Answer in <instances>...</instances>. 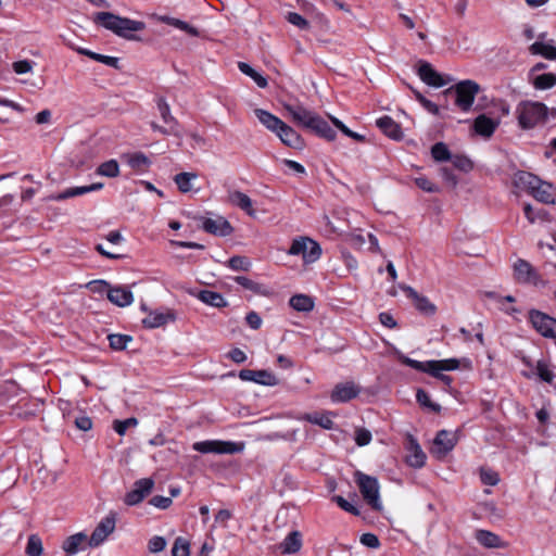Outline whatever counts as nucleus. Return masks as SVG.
Returning <instances> with one entry per match:
<instances>
[{"mask_svg": "<svg viewBox=\"0 0 556 556\" xmlns=\"http://www.w3.org/2000/svg\"><path fill=\"white\" fill-rule=\"evenodd\" d=\"M397 358L401 363L422 372H427L434 378L442 381L444 384L450 386L452 383V377L443 374V371H451L458 369L462 364L464 367H469L470 362L464 359L463 362L457 358H446L440 361H428V362H419L412 359L404 354L396 352Z\"/></svg>", "mask_w": 556, "mask_h": 556, "instance_id": "obj_1", "label": "nucleus"}, {"mask_svg": "<svg viewBox=\"0 0 556 556\" xmlns=\"http://www.w3.org/2000/svg\"><path fill=\"white\" fill-rule=\"evenodd\" d=\"M93 22L127 40H140L135 33L146 29L143 22L115 15L111 12H98L93 16Z\"/></svg>", "mask_w": 556, "mask_h": 556, "instance_id": "obj_2", "label": "nucleus"}, {"mask_svg": "<svg viewBox=\"0 0 556 556\" xmlns=\"http://www.w3.org/2000/svg\"><path fill=\"white\" fill-rule=\"evenodd\" d=\"M254 114L258 122L269 131L276 134L283 144L295 149L302 147L301 136L279 117L263 109H255Z\"/></svg>", "mask_w": 556, "mask_h": 556, "instance_id": "obj_3", "label": "nucleus"}, {"mask_svg": "<svg viewBox=\"0 0 556 556\" xmlns=\"http://www.w3.org/2000/svg\"><path fill=\"white\" fill-rule=\"evenodd\" d=\"M518 184L525 187L538 201L545 204L556 202V187L538 178L530 173H520L517 176Z\"/></svg>", "mask_w": 556, "mask_h": 556, "instance_id": "obj_4", "label": "nucleus"}, {"mask_svg": "<svg viewBox=\"0 0 556 556\" xmlns=\"http://www.w3.org/2000/svg\"><path fill=\"white\" fill-rule=\"evenodd\" d=\"M547 108L541 102L523 101L516 108V117L522 129H531L545 122Z\"/></svg>", "mask_w": 556, "mask_h": 556, "instance_id": "obj_5", "label": "nucleus"}, {"mask_svg": "<svg viewBox=\"0 0 556 556\" xmlns=\"http://www.w3.org/2000/svg\"><path fill=\"white\" fill-rule=\"evenodd\" d=\"M288 254L301 256L304 265H311L320 258L321 247L314 239L300 236L292 240Z\"/></svg>", "mask_w": 556, "mask_h": 556, "instance_id": "obj_6", "label": "nucleus"}, {"mask_svg": "<svg viewBox=\"0 0 556 556\" xmlns=\"http://www.w3.org/2000/svg\"><path fill=\"white\" fill-rule=\"evenodd\" d=\"M355 482L359 489V492L364 501L375 510L382 509V503L380 501V485L375 477L356 471L354 473Z\"/></svg>", "mask_w": 556, "mask_h": 556, "instance_id": "obj_7", "label": "nucleus"}, {"mask_svg": "<svg viewBox=\"0 0 556 556\" xmlns=\"http://www.w3.org/2000/svg\"><path fill=\"white\" fill-rule=\"evenodd\" d=\"M245 444L243 442H231L222 440H207L195 442L192 448L197 452L207 454H237L243 452Z\"/></svg>", "mask_w": 556, "mask_h": 556, "instance_id": "obj_8", "label": "nucleus"}, {"mask_svg": "<svg viewBox=\"0 0 556 556\" xmlns=\"http://www.w3.org/2000/svg\"><path fill=\"white\" fill-rule=\"evenodd\" d=\"M514 278L522 285L544 287L546 282L541 278L535 268L527 261L519 258L514 263Z\"/></svg>", "mask_w": 556, "mask_h": 556, "instance_id": "obj_9", "label": "nucleus"}, {"mask_svg": "<svg viewBox=\"0 0 556 556\" xmlns=\"http://www.w3.org/2000/svg\"><path fill=\"white\" fill-rule=\"evenodd\" d=\"M454 89L456 92V104L463 111H468L480 91V86L476 81L467 79L456 84Z\"/></svg>", "mask_w": 556, "mask_h": 556, "instance_id": "obj_10", "label": "nucleus"}, {"mask_svg": "<svg viewBox=\"0 0 556 556\" xmlns=\"http://www.w3.org/2000/svg\"><path fill=\"white\" fill-rule=\"evenodd\" d=\"M456 443V432L441 430L433 440L430 454L437 459H443L454 448Z\"/></svg>", "mask_w": 556, "mask_h": 556, "instance_id": "obj_11", "label": "nucleus"}, {"mask_svg": "<svg viewBox=\"0 0 556 556\" xmlns=\"http://www.w3.org/2000/svg\"><path fill=\"white\" fill-rule=\"evenodd\" d=\"M141 311L147 314L142 318V325L148 329L162 327L176 320V313L173 309H149L146 304L141 305Z\"/></svg>", "mask_w": 556, "mask_h": 556, "instance_id": "obj_12", "label": "nucleus"}, {"mask_svg": "<svg viewBox=\"0 0 556 556\" xmlns=\"http://www.w3.org/2000/svg\"><path fill=\"white\" fill-rule=\"evenodd\" d=\"M529 319L540 334L556 339V319L535 309L530 311Z\"/></svg>", "mask_w": 556, "mask_h": 556, "instance_id": "obj_13", "label": "nucleus"}, {"mask_svg": "<svg viewBox=\"0 0 556 556\" xmlns=\"http://www.w3.org/2000/svg\"><path fill=\"white\" fill-rule=\"evenodd\" d=\"M116 517L115 514H110L104 517L94 528L88 541V546L98 547L101 545L115 530Z\"/></svg>", "mask_w": 556, "mask_h": 556, "instance_id": "obj_14", "label": "nucleus"}, {"mask_svg": "<svg viewBox=\"0 0 556 556\" xmlns=\"http://www.w3.org/2000/svg\"><path fill=\"white\" fill-rule=\"evenodd\" d=\"M154 480L152 478H142L134 483L132 489L126 493L124 502L128 506H135L141 503L153 490Z\"/></svg>", "mask_w": 556, "mask_h": 556, "instance_id": "obj_15", "label": "nucleus"}, {"mask_svg": "<svg viewBox=\"0 0 556 556\" xmlns=\"http://www.w3.org/2000/svg\"><path fill=\"white\" fill-rule=\"evenodd\" d=\"M201 220L202 229L214 236L227 237L233 231L230 223L223 216L217 215L214 217H202Z\"/></svg>", "mask_w": 556, "mask_h": 556, "instance_id": "obj_16", "label": "nucleus"}, {"mask_svg": "<svg viewBox=\"0 0 556 556\" xmlns=\"http://www.w3.org/2000/svg\"><path fill=\"white\" fill-rule=\"evenodd\" d=\"M361 387L354 381H344L334 386L330 393L332 403H345L358 396Z\"/></svg>", "mask_w": 556, "mask_h": 556, "instance_id": "obj_17", "label": "nucleus"}, {"mask_svg": "<svg viewBox=\"0 0 556 556\" xmlns=\"http://www.w3.org/2000/svg\"><path fill=\"white\" fill-rule=\"evenodd\" d=\"M239 378L243 381H252L266 387H275L279 383L278 377L269 370L242 369Z\"/></svg>", "mask_w": 556, "mask_h": 556, "instance_id": "obj_18", "label": "nucleus"}, {"mask_svg": "<svg viewBox=\"0 0 556 556\" xmlns=\"http://www.w3.org/2000/svg\"><path fill=\"white\" fill-rule=\"evenodd\" d=\"M283 109L287 112L288 116L291 117V119L305 128H308L314 116L316 115L315 112H312L304 108L303 105H292L289 103L283 104Z\"/></svg>", "mask_w": 556, "mask_h": 556, "instance_id": "obj_19", "label": "nucleus"}, {"mask_svg": "<svg viewBox=\"0 0 556 556\" xmlns=\"http://www.w3.org/2000/svg\"><path fill=\"white\" fill-rule=\"evenodd\" d=\"M103 188V184L102 182H96V184H92V185H89V186H83V187H71V188H67L61 192H58V193H54V194H51L49 197L46 198L47 201H65L67 199H71V198H75V197H78V195H83V194H86L88 192H92V191H97V190H100Z\"/></svg>", "mask_w": 556, "mask_h": 556, "instance_id": "obj_20", "label": "nucleus"}, {"mask_svg": "<svg viewBox=\"0 0 556 556\" xmlns=\"http://www.w3.org/2000/svg\"><path fill=\"white\" fill-rule=\"evenodd\" d=\"M402 290L406 293V295L413 300L416 309L427 316H432L437 312L435 305L430 302V300L424 295H420L416 290H414L409 286H403Z\"/></svg>", "mask_w": 556, "mask_h": 556, "instance_id": "obj_21", "label": "nucleus"}, {"mask_svg": "<svg viewBox=\"0 0 556 556\" xmlns=\"http://www.w3.org/2000/svg\"><path fill=\"white\" fill-rule=\"evenodd\" d=\"M406 463L414 468H421L426 464V454L421 450L416 439L412 435L407 438Z\"/></svg>", "mask_w": 556, "mask_h": 556, "instance_id": "obj_22", "label": "nucleus"}, {"mask_svg": "<svg viewBox=\"0 0 556 556\" xmlns=\"http://www.w3.org/2000/svg\"><path fill=\"white\" fill-rule=\"evenodd\" d=\"M108 299L118 307H126L134 302V293L128 287L116 286L108 289Z\"/></svg>", "mask_w": 556, "mask_h": 556, "instance_id": "obj_23", "label": "nucleus"}, {"mask_svg": "<svg viewBox=\"0 0 556 556\" xmlns=\"http://www.w3.org/2000/svg\"><path fill=\"white\" fill-rule=\"evenodd\" d=\"M332 415L333 414L331 412H313L301 414L296 418L298 420H304L313 425H317L325 430H331L334 425L332 421Z\"/></svg>", "mask_w": 556, "mask_h": 556, "instance_id": "obj_24", "label": "nucleus"}, {"mask_svg": "<svg viewBox=\"0 0 556 556\" xmlns=\"http://www.w3.org/2000/svg\"><path fill=\"white\" fill-rule=\"evenodd\" d=\"M418 75L425 84L431 87L440 88L445 85L442 76L428 62H420Z\"/></svg>", "mask_w": 556, "mask_h": 556, "instance_id": "obj_25", "label": "nucleus"}, {"mask_svg": "<svg viewBox=\"0 0 556 556\" xmlns=\"http://www.w3.org/2000/svg\"><path fill=\"white\" fill-rule=\"evenodd\" d=\"M477 542L485 548H506L508 543L497 534L488 530H477L475 533Z\"/></svg>", "mask_w": 556, "mask_h": 556, "instance_id": "obj_26", "label": "nucleus"}, {"mask_svg": "<svg viewBox=\"0 0 556 556\" xmlns=\"http://www.w3.org/2000/svg\"><path fill=\"white\" fill-rule=\"evenodd\" d=\"M88 541L85 533L78 532L66 538L62 543V548L68 556H72L88 545Z\"/></svg>", "mask_w": 556, "mask_h": 556, "instance_id": "obj_27", "label": "nucleus"}, {"mask_svg": "<svg viewBox=\"0 0 556 556\" xmlns=\"http://www.w3.org/2000/svg\"><path fill=\"white\" fill-rule=\"evenodd\" d=\"M229 202L232 205L244 211L249 216H251V217L256 216V212L253 208V202L248 194H245L241 191L235 190L229 193Z\"/></svg>", "mask_w": 556, "mask_h": 556, "instance_id": "obj_28", "label": "nucleus"}, {"mask_svg": "<svg viewBox=\"0 0 556 556\" xmlns=\"http://www.w3.org/2000/svg\"><path fill=\"white\" fill-rule=\"evenodd\" d=\"M151 17L153 20H155L156 22L165 23V24L174 26L180 30H184L187 34H189L190 36L197 37L199 35V30L195 27L191 26L190 24H188L179 18H175V17L167 16V15H159V14H152Z\"/></svg>", "mask_w": 556, "mask_h": 556, "instance_id": "obj_29", "label": "nucleus"}, {"mask_svg": "<svg viewBox=\"0 0 556 556\" xmlns=\"http://www.w3.org/2000/svg\"><path fill=\"white\" fill-rule=\"evenodd\" d=\"M308 129H312L320 137L327 139V140H330V141L334 140V138H336V131L318 114H316L314 116Z\"/></svg>", "mask_w": 556, "mask_h": 556, "instance_id": "obj_30", "label": "nucleus"}, {"mask_svg": "<svg viewBox=\"0 0 556 556\" xmlns=\"http://www.w3.org/2000/svg\"><path fill=\"white\" fill-rule=\"evenodd\" d=\"M377 126L390 138L394 140H399L402 138L403 134L401 127L397 123H395L391 117L383 116L377 119Z\"/></svg>", "mask_w": 556, "mask_h": 556, "instance_id": "obj_31", "label": "nucleus"}, {"mask_svg": "<svg viewBox=\"0 0 556 556\" xmlns=\"http://www.w3.org/2000/svg\"><path fill=\"white\" fill-rule=\"evenodd\" d=\"M71 48L73 50H75L76 52H78L79 54L86 55V56H88V58H90V59H92V60H94L97 62L103 63V64H105L108 66H111L113 68H119V60H118V58L96 53V52L90 51L88 49L76 48L74 46H71Z\"/></svg>", "mask_w": 556, "mask_h": 556, "instance_id": "obj_32", "label": "nucleus"}, {"mask_svg": "<svg viewBox=\"0 0 556 556\" xmlns=\"http://www.w3.org/2000/svg\"><path fill=\"white\" fill-rule=\"evenodd\" d=\"M497 124L498 123L494 119L482 114L475 119L473 128L477 134L484 137H490L496 129Z\"/></svg>", "mask_w": 556, "mask_h": 556, "instance_id": "obj_33", "label": "nucleus"}, {"mask_svg": "<svg viewBox=\"0 0 556 556\" xmlns=\"http://www.w3.org/2000/svg\"><path fill=\"white\" fill-rule=\"evenodd\" d=\"M302 547V538L299 531L289 533L280 544V549L283 554H295Z\"/></svg>", "mask_w": 556, "mask_h": 556, "instance_id": "obj_34", "label": "nucleus"}, {"mask_svg": "<svg viewBox=\"0 0 556 556\" xmlns=\"http://www.w3.org/2000/svg\"><path fill=\"white\" fill-rule=\"evenodd\" d=\"M529 50L532 54L542 55L547 60H556V47L551 42L535 41Z\"/></svg>", "mask_w": 556, "mask_h": 556, "instance_id": "obj_35", "label": "nucleus"}, {"mask_svg": "<svg viewBox=\"0 0 556 556\" xmlns=\"http://www.w3.org/2000/svg\"><path fill=\"white\" fill-rule=\"evenodd\" d=\"M198 299L213 307L220 308L227 306V301L225 300V298L220 293L215 291L203 290L198 294Z\"/></svg>", "mask_w": 556, "mask_h": 556, "instance_id": "obj_36", "label": "nucleus"}, {"mask_svg": "<svg viewBox=\"0 0 556 556\" xmlns=\"http://www.w3.org/2000/svg\"><path fill=\"white\" fill-rule=\"evenodd\" d=\"M156 106L164 124L168 125L172 129H175L178 125L177 119L173 116L170 106L165 98H159L156 100Z\"/></svg>", "mask_w": 556, "mask_h": 556, "instance_id": "obj_37", "label": "nucleus"}, {"mask_svg": "<svg viewBox=\"0 0 556 556\" xmlns=\"http://www.w3.org/2000/svg\"><path fill=\"white\" fill-rule=\"evenodd\" d=\"M290 306L298 312H311L314 308V300L306 294L293 295L289 301Z\"/></svg>", "mask_w": 556, "mask_h": 556, "instance_id": "obj_38", "label": "nucleus"}, {"mask_svg": "<svg viewBox=\"0 0 556 556\" xmlns=\"http://www.w3.org/2000/svg\"><path fill=\"white\" fill-rule=\"evenodd\" d=\"M198 175L195 173L185 172L177 174L174 177V181L178 189L182 193H187L192 190V182L197 180Z\"/></svg>", "mask_w": 556, "mask_h": 556, "instance_id": "obj_39", "label": "nucleus"}, {"mask_svg": "<svg viewBox=\"0 0 556 556\" xmlns=\"http://www.w3.org/2000/svg\"><path fill=\"white\" fill-rule=\"evenodd\" d=\"M96 173L99 176L115 178L119 175V165L116 160H109L100 164Z\"/></svg>", "mask_w": 556, "mask_h": 556, "instance_id": "obj_40", "label": "nucleus"}, {"mask_svg": "<svg viewBox=\"0 0 556 556\" xmlns=\"http://www.w3.org/2000/svg\"><path fill=\"white\" fill-rule=\"evenodd\" d=\"M110 346L116 351H123L127 348L128 343L132 341V338L127 334L114 333L108 337Z\"/></svg>", "mask_w": 556, "mask_h": 556, "instance_id": "obj_41", "label": "nucleus"}, {"mask_svg": "<svg viewBox=\"0 0 556 556\" xmlns=\"http://www.w3.org/2000/svg\"><path fill=\"white\" fill-rule=\"evenodd\" d=\"M533 84L536 89H549L556 85V74L546 73L539 75Z\"/></svg>", "mask_w": 556, "mask_h": 556, "instance_id": "obj_42", "label": "nucleus"}, {"mask_svg": "<svg viewBox=\"0 0 556 556\" xmlns=\"http://www.w3.org/2000/svg\"><path fill=\"white\" fill-rule=\"evenodd\" d=\"M43 552L42 542L41 539L33 534L28 538L27 546H26V554L28 556H41Z\"/></svg>", "mask_w": 556, "mask_h": 556, "instance_id": "obj_43", "label": "nucleus"}, {"mask_svg": "<svg viewBox=\"0 0 556 556\" xmlns=\"http://www.w3.org/2000/svg\"><path fill=\"white\" fill-rule=\"evenodd\" d=\"M228 266L233 270L248 271L252 267V262L245 256L237 255L228 261Z\"/></svg>", "mask_w": 556, "mask_h": 556, "instance_id": "obj_44", "label": "nucleus"}, {"mask_svg": "<svg viewBox=\"0 0 556 556\" xmlns=\"http://www.w3.org/2000/svg\"><path fill=\"white\" fill-rule=\"evenodd\" d=\"M190 554V545L187 540L184 538H177L174 542V546L172 549L173 556H189Z\"/></svg>", "mask_w": 556, "mask_h": 556, "instance_id": "obj_45", "label": "nucleus"}, {"mask_svg": "<svg viewBox=\"0 0 556 556\" xmlns=\"http://www.w3.org/2000/svg\"><path fill=\"white\" fill-rule=\"evenodd\" d=\"M431 154L435 161L442 162L451 159L450 151L445 143L438 142L431 149Z\"/></svg>", "mask_w": 556, "mask_h": 556, "instance_id": "obj_46", "label": "nucleus"}, {"mask_svg": "<svg viewBox=\"0 0 556 556\" xmlns=\"http://www.w3.org/2000/svg\"><path fill=\"white\" fill-rule=\"evenodd\" d=\"M416 399H417V402L421 406L428 407L429 409H431L433 412H440V409H441L440 405L433 403L430 400V396L428 395V393L426 391H424L422 389L417 390Z\"/></svg>", "mask_w": 556, "mask_h": 556, "instance_id": "obj_47", "label": "nucleus"}, {"mask_svg": "<svg viewBox=\"0 0 556 556\" xmlns=\"http://www.w3.org/2000/svg\"><path fill=\"white\" fill-rule=\"evenodd\" d=\"M287 21L296 26L298 28L302 29V30H307L309 29V23L307 20H305L302 15H300L299 13L296 12H289L286 16Z\"/></svg>", "mask_w": 556, "mask_h": 556, "instance_id": "obj_48", "label": "nucleus"}, {"mask_svg": "<svg viewBox=\"0 0 556 556\" xmlns=\"http://www.w3.org/2000/svg\"><path fill=\"white\" fill-rule=\"evenodd\" d=\"M330 119L331 122L333 123V125L340 129L344 135H346L348 137L350 138H353L357 141H364L365 140V137L363 135H359L355 131H352L351 129H349L340 119H338L337 117L334 116H330Z\"/></svg>", "mask_w": 556, "mask_h": 556, "instance_id": "obj_49", "label": "nucleus"}, {"mask_svg": "<svg viewBox=\"0 0 556 556\" xmlns=\"http://www.w3.org/2000/svg\"><path fill=\"white\" fill-rule=\"evenodd\" d=\"M235 281L237 283H239L240 286H242L244 289L251 290L255 293H260L262 291L261 285H258L257 282L251 280L250 278H248L245 276H237L235 278Z\"/></svg>", "mask_w": 556, "mask_h": 556, "instance_id": "obj_50", "label": "nucleus"}, {"mask_svg": "<svg viewBox=\"0 0 556 556\" xmlns=\"http://www.w3.org/2000/svg\"><path fill=\"white\" fill-rule=\"evenodd\" d=\"M138 425V420L136 418H128L125 420H115L114 421V430L119 434L124 435L126 430L129 427H135Z\"/></svg>", "mask_w": 556, "mask_h": 556, "instance_id": "obj_51", "label": "nucleus"}, {"mask_svg": "<svg viewBox=\"0 0 556 556\" xmlns=\"http://www.w3.org/2000/svg\"><path fill=\"white\" fill-rule=\"evenodd\" d=\"M536 374L538 376L545 382H552L553 380V372L549 370L546 363L539 361L536 363Z\"/></svg>", "mask_w": 556, "mask_h": 556, "instance_id": "obj_52", "label": "nucleus"}, {"mask_svg": "<svg viewBox=\"0 0 556 556\" xmlns=\"http://www.w3.org/2000/svg\"><path fill=\"white\" fill-rule=\"evenodd\" d=\"M128 164L132 168H141V167L148 166L150 164V162H149V159L144 154L135 153L129 157Z\"/></svg>", "mask_w": 556, "mask_h": 556, "instance_id": "obj_53", "label": "nucleus"}, {"mask_svg": "<svg viewBox=\"0 0 556 556\" xmlns=\"http://www.w3.org/2000/svg\"><path fill=\"white\" fill-rule=\"evenodd\" d=\"M481 480L484 484L496 485L500 481L497 472L489 469H482L480 472Z\"/></svg>", "mask_w": 556, "mask_h": 556, "instance_id": "obj_54", "label": "nucleus"}, {"mask_svg": "<svg viewBox=\"0 0 556 556\" xmlns=\"http://www.w3.org/2000/svg\"><path fill=\"white\" fill-rule=\"evenodd\" d=\"M415 184L418 188H420L421 190L426 191V192H430V193H433V192H438L439 191V188L438 186H435L433 182H431L428 178L426 177H417L415 179Z\"/></svg>", "mask_w": 556, "mask_h": 556, "instance_id": "obj_55", "label": "nucleus"}, {"mask_svg": "<svg viewBox=\"0 0 556 556\" xmlns=\"http://www.w3.org/2000/svg\"><path fill=\"white\" fill-rule=\"evenodd\" d=\"M149 503L159 509H167L172 505L173 500L172 497L155 495Z\"/></svg>", "mask_w": 556, "mask_h": 556, "instance_id": "obj_56", "label": "nucleus"}, {"mask_svg": "<svg viewBox=\"0 0 556 556\" xmlns=\"http://www.w3.org/2000/svg\"><path fill=\"white\" fill-rule=\"evenodd\" d=\"M454 166L463 172H469L472 169V162L466 156H455L452 160Z\"/></svg>", "mask_w": 556, "mask_h": 556, "instance_id": "obj_57", "label": "nucleus"}, {"mask_svg": "<svg viewBox=\"0 0 556 556\" xmlns=\"http://www.w3.org/2000/svg\"><path fill=\"white\" fill-rule=\"evenodd\" d=\"M166 547V540L163 536H153L149 541V551L151 553L162 552Z\"/></svg>", "mask_w": 556, "mask_h": 556, "instance_id": "obj_58", "label": "nucleus"}, {"mask_svg": "<svg viewBox=\"0 0 556 556\" xmlns=\"http://www.w3.org/2000/svg\"><path fill=\"white\" fill-rule=\"evenodd\" d=\"M245 321L250 328L257 330L261 328L263 320L256 312H250L245 316Z\"/></svg>", "mask_w": 556, "mask_h": 556, "instance_id": "obj_59", "label": "nucleus"}, {"mask_svg": "<svg viewBox=\"0 0 556 556\" xmlns=\"http://www.w3.org/2000/svg\"><path fill=\"white\" fill-rule=\"evenodd\" d=\"M355 441L357 445L365 446L371 441V433L366 429H358L356 431Z\"/></svg>", "mask_w": 556, "mask_h": 556, "instance_id": "obj_60", "label": "nucleus"}, {"mask_svg": "<svg viewBox=\"0 0 556 556\" xmlns=\"http://www.w3.org/2000/svg\"><path fill=\"white\" fill-rule=\"evenodd\" d=\"M13 70L16 74H26L31 72L33 64L27 60H22L13 63Z\"/></svg>", "mask_w": 556, "mask_h": 556, "instance_id": "obj_61", "label": "nucleus"}, {"mask_svg": "<svg viewBox=\"0 0 556 556\" xmlns=\"http://www.w3.org/2000/svg\"><path fill=\"white\" fill-rule=\"evenodd\" d=\"M76 427L81 431H89L92 428V420L86 415H81L75 418Z\"/></svg>", "mask_w": 556, "mask_h": 556, "instance_id": "obj_62", "label": "nucleus"}, {"mask_svg": "<svg viewBox=\"0 0 556 556\" xmlns=\"http://www.w3.org/2000/svg\"><path fill=\"white\" fill-rule=\"evenodd\" d=\"M333 500L336 501V503L345 511L348 513H351L353 515H358V510L356 509L355 506H353L351 503H349L345 498H343L342 496L340 495H337L333 497Z\"/></svg>", "mask_w": 556, "mask_h": 556, "instance_id": "obj_63", "label": "nucleus"}, {"mask_svg": "<svg viewBox=\"0 0 556 556\" xmlns=\"http://www.w3.org/2000/svg\"><path fill=\"white\" fill-rule=\"evenodd\" d=\"M361 542L370 548H377L380 545L379 539L372 533H365L361 538Z\"/></svg>", "mask_w": 556, "mask_h": 556, "instance_id": "obj_64", "label": "nucleus"}]
</instances>
